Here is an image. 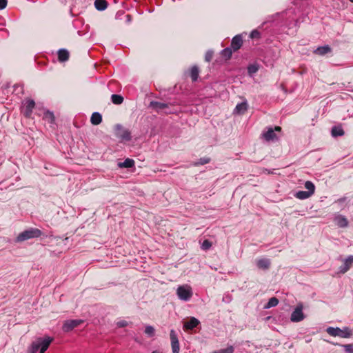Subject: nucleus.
Listing matches in <instances>:
<instances>
[{
  "label": "nucleus",
  "mask_w": 353,
  "mask_h": 353,
  "mask_svg": "<svg viewBox=\"0 0 353 353\" xmlns=\"http://www.w3.org/2000/svg\"><path fill=\"white\" fill-rule=\"evenodd\" d=\"M42 232L37 228H30L19 234L16 239V242H23L24 241L38 238L41 236Z\"/></svg>",
  "instance_id": "f257e3e1"
},
{
  "label": "nucleus",
  "mask_w": 353,
  "mask_h": 353,
  "mask_svg": "<svg viewBox=\"0 0 353 353\" xmlns=\"http://www.w3.org/2000/svg\"><path fill=\"white\" fill-rule=\"evenodd\" d=\"M326 332L330 336H339L341 338H350L352 335V330L347 327H345L343 329L339 327H328L326 329Z\"/></svg>",
  "instance_id": "f03ea898"
},
{
  "label": "nucleus",
  "mask_w": 353,
  "mask_h": 353,
  "mask_svg": "<svg viewBox=\"0 0 353 353\" xmlns=\"http://www.w3.org/2000/svg\"><path fill=\"white\" fill-rule=\"evenodd\" d=\"M305 188L307 190V191L300 190L296 192L294 194L295 197L303 200L310 197L314 194L315 191V186L314 183L310 181H307L305 183Z\"/></svg>",
  "instance_id": "7ed1b4c3"
},
{
  "label": "nucleus",
  "mask_w": 353,
  "mask_h": 353,
  "mask_svg": "<svg viewBox=\"0 0 353 353\" xmlns=\"http://www.w3.org/2000/svg\"><path fill=\"white\" fill-rule=\"evenodd\" d=\"M115 135L117 137L123 141H129L131 140V133L128 130L124 128L121 125L117 124L114 126Z\"/></svg>",
  "instance_id": "20e7f679"
},
{
  "label": "nucleus",
  "mask_w": 353,
  "mask_h": 353,
  "mask_svg": "<svg viewBox=\"0 0 353 353\" xmlns=\"http://www.w3.org/2000/svg\"><path fill=\"white\" fill-rule=\"evenodd\" d=\"M176 294L181 300L187 301L192 296V289L188 285L179 286L176 290Z\"/></svg>",
  "instance_id": "39448f33"
},
{
  "label": "nucleus",
  "mask_w": 353,
  "mask_h": 353,
  "mask_svg": "<svg viewBox=\"0 0 353 353\" xmlns=\"http://www.w3.org/2000/svg\"><path fill=\"white\" fill-rule=\"evenodd\" d=\"M83 321L81 319H71L67 320L63 323L62 329L63 332H68L82 324Z\"/></svg>",
  "instance_id": "423d86ee"
},
{
  "label": "nucleus",
  "mask_w": 353,
  "mask_h": 353,
  "mask_svg": "<svg viewBox=\"0 0 353 353\" xmlns=\"http://www.w3.org/2000/svg\"><path fill=\"white\" fill-rule=\"evenodd\" d=\"M172 353H179L180 346L177 335L174 330L170 333Z\"/></svg>",
  "instance_id": "0eeeda50"
},
{
  "label": "nucleus",
  "mask_w": 353,
  "mask_h": 353,
  "mask_svg": "<svg viewBox=\"0 0 353 353\" xmlns=\"http://www.w3.org/2000/svg\"><path fill=\"white\" fill-rule=\"evenodd\" d=\"M302 305H298L295 310L292 312L290 317V320L292 322H300L304 319V314L303 313Z\"/></svg>",
  "instance_id": "6e6552de"
},
{
  "label": "nucleus",
  "mask_w": 353,
  "mask_h": 353,
  "mask_svg": "<svg viewBox=\"0 0 353 353\" xmlns=\"http://www.w3.org/2000/svg\"><path fill=\"white\" fill-rule=\"evenodd\" d=\"M243 45V38L240 34H237L234 36L231 41L230 48L233 50V51H237L239 50Z\"/></svg>",
  "instance_id": "1a4fd4ad"
},
{
  "label": "nucleus",
  "mask_w": 353,
  "mask_h": 353,
  "mask_svg": "<svg viewBox=\"0 0 353 353\" xmlns=\"http://www.w3.org/2000/svg\"><path fill=\"white\" fill-rule=\"evenodd\" d=\"M52 341L53 339L49 336H46L43 339H39V344L40 345V353H45Z\"/></svg>",
  "instance_id": "9d476101"
},
{
  "label": "nucleus",
  "mask_w": 353,
  "mask_h": 353,
  "mask_svg": "<svg viewBox=\"0 0 353 353\" xmlns=\"http://www.w3.org/2000/svg\"><path fill=\"white\" fill-rule=\"evenodd\" d=\"M353 264V256H349L347 259L344 260V263L339 268V272L341 274H345L347 272Z\"/></svg>",
  "instance_id": "9b49d317"
},
{
  "label": "nucleus",
  "mask_w": 353,
  "mask_h": 353,
  "mask_svg": "<svg viewBox=\"0 0 353 353\" xmlns=\"http://www.w3.org/2000/svg\"><path fill=\"white\" fill-rule=\"evenodd\" d=\"M35 106V103L33 100H28L26 104V108L23 111V114L26 117H30L32 113V110Z\"/></svg>",
  "instance_id": "f8f14e48"
},
{
  "label": "nucleus",
  "mask_w": 353,
  "mask_h": 353,
  "mask_svg": "<svg viewBox=\"0 0 353 353\" xmlns=\"http://www.w3.org/2000/svg\"><path fill=\"white\" fill-rule=\"evenodd\" d=\"M199 321L195 317H191L189 321L185 322L183 327L185 330H189L196 327L199 324Z\"/></svg>",
  "instance_id": "ddd939ff"
},
{
  "label": "nucleus",
  "mask_w": 353,
  "mask_h": 353,
  "mask_svg": "<svg viewBox=\"0 0 353 353\" xmlns=\"http://www.w3.org/2000/svg\"><path fill=\"white\" fill-rule=\"evenodd\" d=\"M256 265L260 269L268 270L270 266V261L268 259H259L256 261Z\"/></svg>",
  "instance_id": "4468645a"
},
{
  "label": "nucleus",
  "mask_w": 353,
  "mask_h": 353,
  "mask_svg": "<svg viewBox=\"0 0 353 353\" xmlns=\"http://www.w3.org/2000/svg\"><path fill=\"white\" fill-rule=\"evenodd\" d=\"M58 60L60 62H65L69 59V52L65 49H60L58 52Z\"/></svg>",
  "instance_id": "2eb2a0df"
},
{
  "label": "nucleus",
  "mask_w": 353,
  "mask_h": 353,
  "mask_svg": "<svg viewBox=\"0 0 353 353\" xmlns=\"http://www.w3.org/2000/svg\"><path fill=\"white\" fill-rule=\"evenodd\" d=\"M331 51L332 49L329 46H324L317 48L314 52L317 55L323 56L327 53L331 52Z\"/></svg>",
  "instance_id": "dca6fc26"
},
{
  "label": "nucleus",
  "mask_w": 353,
  "mask_h": 353,
  "mask_svg": "<svg viewBox=\"0 0 353 353\" xmlns=\"http://www.w3.org/2000/svg\"><path fill=\"white\" fill-rule=\"evenodd\" d=\"M108 2L106 0H95L94 6L97 10L103 11L108 7Z\"/></svg>",
  "instance_id": "f3484780"
},
{
  "label": "nucleus",
  "mask_w": 353,
  "mask_h": 353,
  "mask_svg": "<svg viewBox=\"0 0 353 353\" xmlns=\"http://www.w3.org/2000/svg\"><path fill=\"white\" fill-rule=\"evenodd\" d=\"M102 121V116L99 112L92 113L90 122L92 125H97L101 123Z\"/></svg>",
  "instance_id": "a211bd4d"
},
{
  "label": "nucleus",
  "mask_w": 353,
  "mask_h": 353,
  "mask_svg": "<svg viewBox=\"0 0 353 353\" xmlns=\"http://www.w3.org/2000/svg\"><path fill=\"white\" fill-rule=\"evenodd\" d=\"M199 75V69L196 65H194L190 68V76L192 81H196Z\"/></svg>",
  "instance_id": "6ab92c4d"
},
{
  "label": "nucleus",
  "mask_w": 353,
  "mask_h": 353,
  "mask_svg": "<svg viewBox=\"0 0 353 353\" xmlns=\"http://www.w3.org/2000/svg\"><path fill=\"white\" fill-rule=\"evenodd\" d=\"M263 137L266 141L274 140L276 138V135L273 128H269L268 130L263 134Z\"/></svg>",
  "instance_id": "aec40b11"
},
{
  "label": "nucleus",
  "mask_w": 353,
  "mask_h": 353,
  "mask_svg": "<svg viewBox=\"0 0 353 353\" xmlns=\"http://www.w3.org/2000/svg\"><path fill=\"white\" fill-rule=\"evenodd\" d=\"M134 165V161L131 159H126L123 162L119 163V168H130Z\"/></svg>",
  "instance_id": "412c9836"
},
{
  "label": "nucleus",
  "mask_w": 353,
  "mask_h": 353,
  "mask_svg": "<svg viewBox=\"0 0 353 353\" xmlns=\"http://www.w3.org/2000/svg\"><path fill=\"white\" fill-rule=\"evenodd\" d=\"M336 224L340 228H345L348 225L347 219L343 216H339L336 219Z\"/></svg>",
  "instance_id": "4be33fe9"
},
{
  "label": "nucleus",
  "mask_w": 353,
  "mask_h": 353,
  "mask_svg": "<svg viewBox=\"0 0 353 353\" xmlns=\"http://www.w3.org/2000/svg\"><path fill=\"white\" fill-rule=\"evenodd\" d=\"M150 106L156 110H163L168 107V104L159 101H152Z\"/></svg>",
  "instance_id": "5701e85b"
},
{
  "label": "nucleus",
  "mask_w": 353,
  "mask_h": 353,
  "mask_svg": "<svg viewBox=\"0 0 353 353\" xmlns=\"http://www.w3.org/2000/svg\"><path fill=\"white\" fill-rule=\"evenodd\" d=\"M232 50H233L230 47L226 48L221 51V54L225 60H228L232 57Z\"/></svg>",
  "instance_id": "b1692460"
},
{
  "label": "nucleus",
  "mask_w": 353,
  "mask_h": 353,
  "mask_svg": "<svg viewBox=\"0 0 353 353\" xmlns=\"http://www.w3.org/2000/svg\"><path fill=\"white\" fill-rule=\"evenodd\" d=\"M247 108H248L247 103L245 102H243V103H239L236 105V106L235 108V111L237 113L242 114V113H244L247 110Z\"/></svg>",
  "instance_id": "393cba45"
},
{
  "label": "nucleus",
  "mask_w": 353,
  "mask_h": 353,
  "mask_svg": "<svg viewBox=\"0 0 353 353\" xmlns=\"http://www.w3.org/2000/svg\"><path fill=\"white\" fill-rule=\"evenodd\" d=\"M112 102L115 105H120L123 102V97L119 94H112L111 96Z\"/></svg>",
  "instance_id": "a878e982"
},
{
  "label": "nucleus",
  "mask_w": 353,
  "mask_h": 353,
  "mask_svg": "<svg viewBox=\"0 0 353 353\" xmlns=\"http://www.w3.org/2000/svg\"><path fill=\"white\" fill-rule=\"evenodd\" d=\"M279 303V300L276 297H272L269 299L268 303L265 305V308H270L276 306Z\"/></svg>",
  "instance_id": "bb28decb"
},
{
  "label": "nucleus",
  "mask_w": 353,
  "mask_h": 353,
  "mask_svg": "<svg viewBox=\"0 0 353 353\" xmlns=\"http://www.w3.org/2000/svg\"><path fill=\"white\" fill-rule=\"evenodd\" d=\"M344 133V130L341 128L334 127L332 129V135L333 137L343 136Z\"/></svg>",
  "instance_id": "cd10ccee"
},
{
  "label": "nucleus",
  "mask_w": 353,
  "mask_h": 353,
  "mask_svg": "<svg viewBox=\"0 0 353 353\" xmlns=\"http://www.w3.org/2000/svg\"><path fill=\"white\" fill-rule=\"evenodd\" d=\"M210 161V158L205 157L201 158L199 160V161L194 163L193 165L195 166H198L199 165H205V164L208 163Z\"/></svg>",
  "instance_id": "c85d7f7f"
},
{
  "label": "nucleus",
  "mask_w": 353,
  "mask_h": 353,
  "mask_svg": "<svg viewBox=\"0 0 353 353\" xmlns=\"http://www.w3.org/2000/svg\"><path fill=\"white\" fill-rule=\"evenodd\" d=\"M234 350V349L233 346L230 345L225 349H221L219 351H214L212 353H233Z\"/></svg>",
  "instance_id": "c756f323"
},
{
  "label": "nucleus",
  "mask_w": 353,
  "mask_h": 353,
  "mask_svg": "<svg viewBox=\"0 0 353 353\" xmlns=\"http://www.w3.org/2000/svg\"><path fill=\"white\" fill-rule=\"evenodd\" d=\"M44 119L48 121L50 123L54 121V116L52 112H47L45 113Z\"/></svg>",
  "instance_id": "7c9ffc66"
},
{
  "label": "nucleus",
  "mask_w": 353,
  "mask_h": 353,
  "mask_svg": "<svg viewBox=\"0 0 353 353\" xmlns=\"http://www.w3.org/2000/svg\"><path fill=\"white\" fill-rule=\"evenodd\" d=\"M145 333L149 336H153L154 335V328L151 325L145 327Z\"/></svg>",
  "instance_id": "2f4dec72"
},
{
  "label": "nucleus",
  "mask_w": 353,
  "mask_h": 353,
  "mask_svg": "<svg viewBox=\"0 0 353 353\" xmlns=\"http://www.w3.org/2000/svg\"><path fill=\"white\" fill-rule=\"evenodd\" d=\"M39 347L40 345L39 344V341L32 343L30 348V353H37Z\"/></svg>",
  "instance_id": "473e14b6"
},
{
  "label": "nucleus",
  "mask_w": 353,
  "mask_h": 353,
  "mask_svg": "<svg viewBox=\"0 0 353 353\" xmlns=\"http://www.w3.org/2000/svg\"><path fill=\"white\" fill-rule=\"evenodd\" d=\"M211 247H212V243L209 240L205 239L203 241L202 245H201V248L203 250H207L210 249Z\"/></svg>",
  "instance_id": "72a5a7b5"
},
{
  "label": "nucleus",
  "mask_w": 353,
  "mask_h": 353,
  "mask_svg": "<svg viewBox=\"0 0 353 353\" xmlns=\"http://www.w3.org/2000/svg\"><path fill=\"white\" fill-rule=\"evenodd\" d=\"M248 71L249 74H254L258 71V67L254 65H250L248 68Z\"/></svg>",
  "instance_id": "f704fd0d"
},
{
  "label": "nucleus",
  "mask_w": 353,
  "mask_h": 353,
  "mask_svg": "<svg viewBox=\"0 0 353 353\" xmlns=\"http://www.w3.org/2000/svg\"><path fill=\"white\" fill-rule=\"evenodd\" d=\"M213 52L212 51H208L206 53H205V60L207 61V62H210L212 59V57H213Z\"/></svg>",
  "instance_id": "c9c22d12"
},
{
  "label": "nucleus",
  "mask_w": 353,
  "mask_h": 353,
  "mask_svg": "<svg viewBox=\"0 0 353 353\" xmlns=\"http://www.w3.org/2000/svg\"><path fill=\"white\" fill-rule=\"evenodd\" d=\"M260 36V33L256 30H252L250 34V38L254 39V38H259Z\"/></svg>",
  "instance_id": "e433bc0d"
},
{
  "label": "nucleus",
  "mask_w": 353,
  "mask_h": 353,
  "mask_svg": "<svg viewBox=\"0 0 353 353\" xmlns=\"http://www.w3.org/2000/svg\"><path fill=\"white\" fill-rule=\"evenodd\" d=\"M128 325V323L125 320L119 321L117 323V325L119 327H124Z\"/></svg>",
  "instance_id": "4c0bfd02"
},
{
  "label": "nucleus",
  "mask_w": 353,
  "mask_h": 353,
  "mask_svg": "<svg viewBox=\"0 0 353 353\" xmlns=\"http://www.w3.org/2000/svg\"><path fill=\"white\" fill-rule=\"evenodd\" d=\"M346 352L352 353L353 352V346L351 344H347L343 345Z\"/></svg>",
  "instance_id": "58836bf2"
},
{
  "label": "nucleus",
  "mask_w": 353,
  "mask_h": 353,
  "mask_svg": "<svg viewBox=\"0 0 353 353\" xmlns=\"http://www.w3.org/2000/svg\"><path fill=\"white\" fill-rule=\"evenodd\" d=\"M8 5V0H0V10H3L6 8Z\"/></svg>",
  "instance_id": "ea45409f"
},
{
  "label": "nucleus",
  "mask_w": 353,
  "mask_h": 353,
  "mask_svg": "<svg viewBox=\"0 0 353 353\" xmlns=\"http://www.w3.org/2000/svg\"><path fill=\"white\" fill-rule=\"evenodd\" d=\"M275 131L280 132L281 130V128L279 126H275V128L273 129Z\"/></svg>",
  "instance_id": "a19ab883"
},
{
  "label": "nucleus",
  "mask_w": 353,
  "mask_h": 353,
  "mask_svg": "<svg viewBox=\"0 0 353 353\" xmlns=\"http://www.w3.org/2000/svg\"><path fill=\"white\" fill-rule=\"evenodd\" d=\"M350 1L353 3V0H350Z\"/></svg>",
  "instance_id": "79ce46f5"
},
{
  "label": "nucleus",
  "mask_w": 353,
  "mask_h": 353,
  "mask_svg": "<svg viewBox=\"0 0 353 353\" xmlns=\"http://www.w3.org/2000/svg\"><path fill=\"white\" fill-rule=\"evenodd\" d=\"M152 353H157L156 352H152Z\"/></svg>",
  "instance_id": "37998d69"
}]
</instances>
